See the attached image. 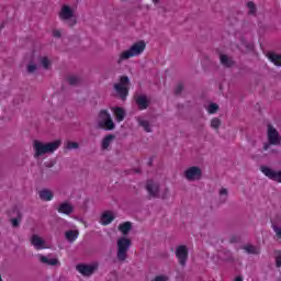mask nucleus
<instances>
[{
	"label": "nucleus",
	"instance_id": "f257e3e1",
	"mask_svg": "<svg viewBox=\"0 0 281 281\" xmlns=\"http://www.w3.org/2000/svg\"><path fill=\"white\" fill-rule=\"evenodd\" d=\"M61 144H63V140L60 139L53 140L49 143L34 140L33 142L34 158L41 159V157H45V155H52V153H56V150L60 148Z\"/></svg>",
	"mask_w": 281,
	"mask_h": 281
},
{
	"label": "nucleus",
	"instance_id": "f03ea898",
	"mask_svg": "<svg viewBox=\"0 0 281 281\" xmlns=\"http://www.w3.org/2000/svg\"><path fill=\"white\" fill-rule=\"evenodd\" d=\"M146 190L149 199H168L170 196V189L168 187H161L155 180L147 181Z\"/></svg>",
	"mask_w": 281,
	"mask_h": 281
},
{
	"label": "nucleus",
	"instance_id": "7ed1b4c3",
	"mask_svg": "<svg viewBox=\"0 0 281 281\" xmlns=\"http://www.w3.org/2000/svg\"><path fill=\"white\" fill-rule=\"evenodd\" d=\"M131 238L126 236L119 237L116 240V259L119 262H125L126 258H128V249H131Z\"/></svg>",
	"mask_w": 281,
	"mask_h": 281
},
{
	"label": "nucleus",
	"instance_id": "20e7f679",
	"mask_svg": "<svg viewBox=\"0 0 281 281\" xmlns=\"http://www.w3.org/2000/svg\"><path fill=\"white\" fill-rule=\"evenodd\" d=\"M131 86V79L127 76H122L119 82L113 85L114 95L120 100H126L128 98V91Z\"/></svg>",
	"mask_w": 281,
	"mask_h": 281
},
{
	"label": "nucleus",
	"instance_id": "39448f33",
	"mask_svg": "<svg viewBox=\"0 0 281 281\" xmlns=\"http://www.w3.org/2000/svg\"><path fill=\"white\" fill-rule=\"evenodd\" d=\"M144 49H146V43H144L143 41L135 43L131 46L130 49L121 53L117 59V64L122 65L123 60H128V58H134V56H139L140 54H144Z\"/></svg>",
	"mask_w": 281,
	"mask_h": 281
},
{
	"label": "nucleus",
	"instance_id": "423d86ee",
	"mask_svg": "<svg viewBox=\"0 0 281 281\" xmlns=\"http://www.w3.org/2000/svg\"><path fill=\"white\" fill-rule=\"evenodd\" d=\"M95 124L98 128H101L102 131H113L115 128V122L113 121V117L106 110H102L99 112Z\"/></svg>",
	"mask_w": 281,
	"mask_h": 281
},
{
	"label": "nucleus",
	"instance_id": "0eeeda50",
	"mask_svg": "<svg viewBox=\"0 0 281 281\" xmlns=\"http://www.w3.org/2000/svg\"><path fill=\"white\" fill-rule=\"evenodd\" d=\"M182 177L190 182L201 181L203 179V169L200 166H190L184 169Z\"/></svg>",
	"mask_w": 281,
	"mask_h": 281
},
{
	"label": "nucleus",
	"instance_id": "6e6552de",
	"mask_svg": "<svg viewBox=\"0 0 281 281\" xmlns=\"http://www.w3.org/2000/svg\"><path fill=\"white\" fill-rule=\"evenodd\" d=\"M59 19L60 21L68 23L70 27H74V25H76L77 23L76 15L74 14V9H71L69 5L61 7V10L59 12Z\"/></svg>",
	"mask_w": 281,
	"mask_h": 281
},
{
	"label": "nucleus",
	"instance_id": "1a4fd4ad",
	"mask_svg": "<svg viewBox=\"0 0 281 281\" xmlns=\"http://www.w3.org/2000/svg\"><path fill=\"white\" fill-rule=\"evenodd\" d=\"M260 171L265 177H268V179H271V181H276L277 183H281V170H274L267 166H261Z\"/></svg>",
	"mask_w": 281,
	"mask_h": 281
},
{
	"label": "nucleus",
	"instance_id": "9d476101",
	"mask_svg": "<svg viewBox=\"0 0 281 281\" xmlns=\"http://www.w3.org/2000/svg\"><path fill=\"white\" fill-rule=\"evenodd\" d=\"M176 257H177L179 265H181V267H186V265L188 262V247L187 246H178L176 248Z\"/></svg>",
	"mask_w": 281,
	"mask_h": 281
},
{
	"label": "nucleus",
	"instance_id": "9b49d317",
	"mask_svg": "<svg viewBox=\"0 0 281 281\" xmlns=\"http://www.w3.org/2000/svg\"><path fill=\"white\" fill-rule=\"evenodd\" d=\"M268 139L270 144H273L274 146H278V144L281 143L280 133H278V130H276L273 125H268Z\"/></svg>",
	"mask_w": 281,
	"mask_h": 281
},
{
	"label": "nucleus",
	"instance_id": "f8f14e48",
	"mask_svg": "<svg viewBox=\"0 0 281 281\" xmlns=\"http://www.w3.org/2000/svg\"><path fill=\"white\" fill-rule=\"evenodd\" d=\"M31 245L34 246L35 249H48L49 246H47V241H45V239H43L41 236L38 235H32L31 237Z\"/></svg>",
	"mask_w": 281,
	"mask_h": 281
},
{
	"label": "nucleus",
	"instance_id": "ddd939ff",
	"mask_svg": "<svg viewBox=\"0 0 281 281\" xmlns=\"http://www.w3.org/2000/svg\"><path fill=\"white\" fill-rule=\"evenodd\" d=\"M113 221H115V212L104 211L103 213H101L99 223L101 225H111V223H113Z\"/></svg>",
	"mask_w": 281,
	"mask_h": 281
},
{
	"label": "nucleus",
	"instance_id": "4468645a",
	"mask_svg": "<svg viewBox=\"0 0 281 281\" xmlns=\"http://www.w3.org/2000/svg\"><path fill=\"white\" fill-rule=\"evenodd\" d=\"M97 269L98 263L77 266V271H79V273H81L82 276H91V273H94Z\"/></svg>",
	"mask_w": 281,
	"mask_h": 281
},
{
	"label": "nucleus",
	"instance_id": "2eb2a0df",
	"mask_svg": "<svg viewBox=\"0 0 281 281\" xmlns=\"http://www.w3.org/2000/svg\"><path fill=\"white\" fill-rule=\"evenodd\" d=\"M57 212H59V214H66L69 216V214H74V205L69 202H63L57 207Z\"/></svg>",
	"mask_w": 281,
	"mask_h": 281
},
{
	"label": "nucleus",
	"instance_id": "dca6fc26",
	"mask_svg": "<svg viewBox=\"0 0 281 281\" xmlns=\"http://www.w3.org/2000/svg\"><path fill=\"white\" fill-rule=\"evenodd\" d=\"M37 258L43 265H49L50 267H56V265H60V262L56 258H52L49 256L37 255Z\"/></svg>",
	"mask_w": 281,
	"mask_h": 281
},
{
	"label": "nucleus",
	"instance_id": "f3484780",
	"mask_svg": "<svg viewBox=\"0 0 281 281\" xmlns=\"http://www.w3.org/2000/svg\"><path fill=\"white\" fill-rule=\"evenodd\" d=\"M38 196L41 201H52V199H54V191L49 189H42L38 191Z\"/></svg>",
	"mask_w": 281,
	"mask_h": 281
},
{
	"label": "nucleus",
	"instance_id": "a211bd4d",
	"mask_svg": "<svg viewBox=\"0 0 281 281\" xmlns=\"http://www.w3.org/2000/svg\"><path fill=\"white\" fill-rule=\"evenodd\" d=\"M112 112L116 117V122H123L124 117H126V110H124V108H112Z\"/></svg>",
	"mask_w": 281,
	"mask_h": 281
},
{
	"label": "nucleus",
	"instance_id": "6ab92c4d",
	"mask_svg": "<svg viewBox=\"0 0 281 281\" xmlns=\"http://www.w3.org/2000/svg\"><path fill=\"white\" fill-rule=\"evenodd\" d=\"M136 100V104H138V106H148V104H150V99H148V97H146V94H137L135 97Z\"/></svg>",
	"mask_w": 281,
	"mask_h": 281
},
{
	"label": "nucleus",
	"instance_id": "aec40b11",
	"mask_svg": "<svg viewBox=\"0 0 281 281\" xmlns=\"http://www.w3.org/2000/svg\"><path fill=\"white\" fill-rule=\"evenodd\" d=\"M65 236L68 243H74V240L78 239V236H80V233L78 232V229H71V231H67L65 233Z\"/></svg>",
	"mask_w": 281,
	"mask_h": 281
},
{
	"label": "nucleus",
	"instance_id": "412c9836",
	"mask_svg": "<svg viewBox=\"0 0 281 281\" xmlns=\"http://www.w3.org/2000/svg\"><path fill=\"white\" fill-rule=\"evenodd\" d=\"M113 142H115V135H113V134L106 135L102 139V144H101L103 150H106L109 148V146H111V144H113Z\"/></svg>",
	"mask_w": 281,
	"mask_h": 281
},
{
	"label": "nucleus",
	"instance_id": "4be33fe9",
	"mask_svg": "<svg viewBox=\"0 0 281 281\" xmlns=\"http://www.w3.org/2000/svg\"><path fill=\"white\" fill-rule=\"evenodd\" d=\"M268 58L276 67H281V55L277 53H268Z\"/></svg>",
	"mask_w": 281,
	"mask_h": 281
},
{
	"label": "nucleus",
	"instance_id": "5701e85b",
	"mask_svg": "<svg viewBox=\"0 0 281 281\" xmlns=\"http://www.w3.org/2000/svg\"><path fill=\"white\" fill-rule=\"evenodd\" d=\"M133 227V224L131 222H125L119 225V231L123 234V236H126L128 232H131Z\"/></svg>",
	"mask_w": 281,
	"mask_h": 281
},
{
	"label": "nucleus",
	"instance_id": "b1692460",
	"mask_svg": "<svg viewBox=\"0 0 281 281\" xmlns=\"http://www.w3.org/2000/svg\"><path fill=\"white\" fill-rule=\"evenodd\" d=\"M243 249H244V251H246V254H254V255L260 254V248L256 247V246H254L251 244L244 245Z\"/></svg>",
	"mask_w": 281,
	"mask_h": 281
},
{
	"label": "nucleus",
	"instance_id": "393cba45",
	"mask_svg": "<svg viewBox=\"0 0 281 281\" xmlns=\"http://www.w3.org/2000/svg\"><path fill=\"white\" fill-rule=\"evenodd\" d=\"M38 65L40 67H43V69H49V67H52V60H49L46 56H42L38 58Z\"/></svg>",
	"mask_w": 281,
	"mask_h": 281
},
{
	"label": "nucleus",
	"instance_id": "a878e982",
	"mask_svg": "<svg viewBox=\"0 0 281 281\" xmlns=\"http://www.w3.org/2000/svg\"><path fill=\"white\" fill-rule=\"evenodd\" d=\"M138 124L139 126L144 127V131H146V133H151L153 132V125H150V123L144 119H138Z\"/></svg>",
	"mask_w": 281,
	"mask_h": 281
},
{
	"label": "nucleus",
	"instance_id": "bb28decb",
	"mask_svg": "<svg viewBox=\"0 0 281 281\" xmlns=\"http://www.w3.org/2000/svg\"><path fill=\"white\" fill-rule=\"evenodd\" d=\"M227 196H229V191L226 188H221L218 190V198L221 203H225V201H227Z\"/></svg>",
	"mask_w": 281,
	"mask_h": 281
},
{
	"label": "nucleus",
	"instance_id": "cd10ccee",
	"mask_svg": "<svg viewBox=\"0 0 281 281\" xmlns=\"http://www.w3.org/2000/svg\"><path fill=\"white\" fill-rule=\"evenodd\" d=\"M220 60L224 67H232V65H234V60H232L227 55H221Z\"/></svg>",
	"mask_w": 281,
	"mask_h": 281
},
{
	"label": "nucleus",
	"instance_id": "c85d7f7f",
	"mask_svg": "<svg viewBox=\"0 0 281 281\" xmlns=\"http://www.w3.org/2000/svg\"><path fill=\"white\" fill-rule=\"evenodd\" d=\"M67 81L72 87H76V85H80V77H78L76 75H70V76H68Z\"/></svg>",
	"mask_w": 281,
	"mask_h": 281
},
{
	"label": "nucleus",
	"instance_id": "c756f323",
	"mask_svg": "<svg viewBox=\"0 0 281 281\" xmlns=\"http://www.w3.org/2000/svg\"><path fill=\"white\" fill-rule=\"evenodd\" d=\"M272 229L277 236L281 240V222L273 223L272 224Z\"/></svg>",
	"mask_w": 281,
	"mask_h": 281
},
{
	"label": "nucleus",
	"instance_id": "7c9ffc66",
	"mask_svg": "<svg viewBox=\"0 0 281 281\" xmlns=\"http://www.w3.org/2000/svg\"><path fill=\"white\" fill-rule=\"evenodd\" d=\"M221 124L222 122L220 121V119H213L211 121V128H213L214 131H218V128H221Z\"/></svg>",
	"mask_w": 281,
	"mask_h": 281
},
{
	"label": "nucleus",
	"instance_id": "2f4dec72",
	"mask_svg": "<svg viewBox=\"0 0 281 281\" xmlns=\"http://www.w3.org/2000/svg\"><path fill=\"white\" fill-rule=\"evenodd\" d=\"M247 8H248V14H256V3H254L252 1H249L247 3Z\"/></svg>",
	"mask_w": 281,
	"mask_h": 281
},
{
	"label": "nucleus",
	"instance_id": "473e14b6",
	"mask_svg": "<svg viewBox=\"0 0 281 281\" xmlns=\"http://www.w3.org/2000/svg\"><path fill=\"white\" fill-rule=\"evenodd\" d=\"M66 148H68V150H76L77 148H79V145L77 142H68L66 144Z\"/></svg>",
	"mask_w": 281,
	"mask_h": 281
},
{
	"label": "nucleus",
	"instance_id": "72a5a7b5",
	"mask_svg": "<svg viewBox=\"0 0 281 281\" xmlns=\"http://www.w3.org/2000/svg\"><path fill=\"white\" fill-rule=\"evenodd\" d=\"M182 92H183V83H178L175 88V94L181 95Z\"/></svg>",
	"mask_w": 281,
	"mask_h": 281
},
{
	"label": "nucleus",
	"instance_id": "f704fd0d",
	"mask_svg": "<svg viewBox=\"0 0 281 281\" xmlns=\"http://www.w3.org/2000/svg\"><path fill=\"white\" fill-rule=\"evenodd\" d=\"M36 69H38V66H36V64H30L27 66V72L29 74H34V71H36Z\"/></svg>",
	"mask_w": 281,
	"mask_h": 281
},
{
	"label": "nucleus",
	"instance_id": "c9c22d12",
	"mask_svg": "<svg viewBox=\"0 0 281 281\" xmlns=\"http://www.w3.org/2000/svg\"><path fill=\"white\" fill-rule=\"evenodd\" d=\"M153 281H168V276L159 274L153 279Z\"/></svg>",
	"mask_w": 281,
	"mask_h": 281
},
{
	"label": "nucleus",
	"instance_id": "e433bc0d",
	"mask_svg": "<svg viewBox=\"0 0 281 281\" xmlns=\"http://www.w3.org/2000/svg\"><path fill=\"white\" fill-rule=\"evenodd\" d=\"M206 111L210 115H214V113H216V111H218V106H209V108H206Z\"/></svg>",
	"mask_w": 281,
	"mask_h": 281
},
{
	"label": "nucleus",
	"instance_id": "4c0bfd02",
	"mask_svg": "<svg viewBox=\"0 0 281 281\" xmlns=\"http://www.w3.org/2000/svg\"><path fill=\"white\" fill-rule=\"evenodd\" d=\"M276 267H277L278 269H280V267H281V255H280V254H278V255L276 256Z\"/></svg>",
	"mask_w": 281,
	"mask_h": 281
},
{
	"label": "nucleus",
	"instance_id": "58836bf2",
	"mask_svg": "<svg viewBox=\"0 0 281 281\" xmlns=\"http://www.w3.org/2000/svg\"><path fill=\"white\" fill-rule=\"evenodd\" d=\"M53 36H54L55 38H60V36H61L60 31H58V30L53 31Z\"/></svg>",
	"mask_w": 281,
	"mask_h": 281
},
{
	"label": "nucleus",
	"instance_id": "ea45409f",
	"mask_svg": "<svg viewBox=\"0 0 281 281\" xmlns=\"http://www.w3.org/2000/svg\"><path fill=\"white\" fill-rule=\"evenodd\" d=\"M11 223H12L13 227H16V226L19 225V220L13 218V220L11 221Z\"/></svg>",
	"mask_w": 281,
	"mask_h": 281
},
{
	"label": "nucleus",
	"instance_id": "a19ab883",
	"mask_svg": "<svg viewBox=\"0 0 281 281\" xmlns=\"http://www.w3.org/2000/svg\"><path fill=\"white\" fill-rule=\"evenodd\" d=\"M234 281H243V277H237Z\"/></svg>",
	"mask_w": 281,
	"mask_h": 281
},
{
	"label": "nucleus",
	"instance_id": "79ce46f5",
	"mask_svg": "<svg viewBox=\"0 0 281 281\" xmlns=\"http://www.w3.org/2000/svg\"><path fill=\"white\" fill-rule=\"evenodd\" d=\"M209 106H218V104H216V103H211V104H209Z\"/></svg>",
	"mask_w": 281,
	"mask_h": 281
},
{
	"label": "nucleus",
	"instance_id": "37998d69",
	"mask_svg": "<svg viewBox=\"0 0 281 281\" xmlns=\"http://www.w3.org/2000/svg\"><path fill=\"white\" fill-rule=\"evenodd\" d=\"M153 3H159V0H153Z\"/></svg>",
	"mask_w": 281,
	"mask_h": 281
}]
</instances>
